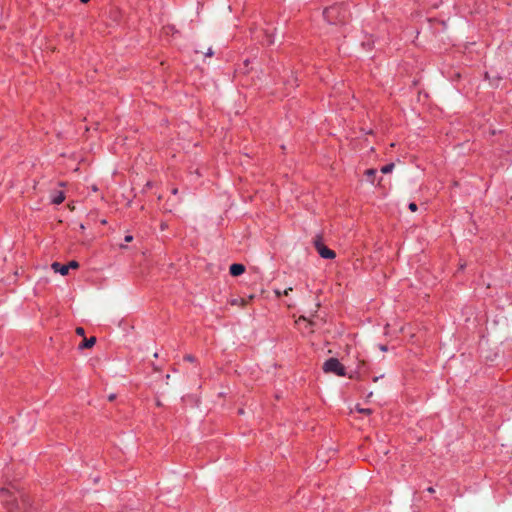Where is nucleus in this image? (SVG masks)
<instances>
[{
  "mask_svg": "<svg viewBox=\"0 0 512 512\" xmlns=\"http://www.w3.org/2000/svg\"><path fill=\"white\" fill-rule=\"evenodd\" d=\"M20 498L21 500L19 501L18 497L6 488L0 490V499L9 512H20L27 505L28 498L24 495H20Z\"/></svg>",
  "mask_w": 512,
  "mask_h": 512,
  "instance_id": "f257e3e1",
  "label": "nucleus"
},
{
  "mask_svg": "<svg viewBox=\"0 0 512 512\" xmlns=\"http://www.w3.org/2000/svg\"><path fill=\"white\" fill-rule=\"evenodd\" d=\"M323 15L330 24L342 23L346 19V11L343 9L342 5L339 4H334L326 8Z\"/></svg>",
  "mask_w": 512,
  "mask_h": 512,
  "instance_id": "f03ea898",
  "label": "nucleus"
},
{
  "mask_svg": "<svg viewBox=\"0 0 512 512\" xmlns=\"http://www.w3.org/2000/svg\"><path fill=\"white\" fill-rule=\"evenodd\" d=\"M323 370L325 373H333L337 376H345L346 375V369L345 367L340 363V361L337 358H329L326 360L323 364Z\"/></svg>",
  "mask_w": 512,
  "mask_h": 512,
  "instance_id": "7ed1b4c3",
  "label": "nucleus"
},
{
  "mask_svg": "<svg viewBox=\"0 0 512 512\" xmlns=\"http://www.w3.org/2000/svg\"><path fill=\"white\" fill-rule=\"evenodd\" d=\"M314 246L322 258L334 259L336 257L335 252L324 245V243L322 242V238L320 236H317L314 239Z\"/></svg>",
  "mask_w": 512,
  "mask_h": 512,
  "instance_id": "20e7f679",
  "label": "nucleus"
},
{
  "mask_svg": "<svg viewBox=\"0 0 512 512\" xmlns=\"http://www.w3.org/2000/svg\"><path fill=\"white\" fill-rule=\"evenodd\" d=\"M229 272L232 276H240L245 272V266L243 264L234 263L230 266Z\"/></svg>",
  "mask_w": 512,
  "mask_h": 512,
  "instance_id": "39448f33",
  "label": "nucleus"
},
{
  "mask_svg": "<svg viewBox=\"0 0 512 512\" xmlns=\"http://www.w3.org/2000/svg\"><path fill=\"white\" fill-rule=\"evenodd\" d=\"M96 343L95 337L84 338L83 341L79 344V349H90Z\"/></svg>",
  "mask_w": 512,
  "mask_h": 512,
  "instance_id": "423d86ee",
  "label": "nucleus"
},
{
  "mask_svg": "<svg viewBox=\"0 0 512 512\" xmlns=\"http://www.w3.org/2000/svg\"><path fill=\"white\" fill-rule=\"evenodd\" d=\"M52 269L54 270V272L56 273H60L61 275H66L68 274V266L66 265H61L60 263L58 262H54L52 265H51Z\"/></svg>",
  "mask_w": 512,
  "mask_h": 512,
  "instance_id": "0eeeda50",
  "label": "nucleus"
},
{
  "mask_svg": "<svg viewBox=\"0 0 512 512\" xmlns=\"http://www.w3.org/2000/svg\"><path fill=\"white\" fill-rule=\"evenodd\" d=\"M65 200V195L62 191L57 192L56 194L52 195V203L59 205Z\"/></svg>",
  "mask_w": 512,
  "mask_h": 512,
  "instance_id": "6e6552de",
  "label": "nucleus"
},
{
  "mask_svg": "<svg viewBox=\"0 0 512 512\" xmlns=\"http://www.w3.org/2000/svg\"><path fill=\"white\" fill-rule=\"evenodd\" d=\"M263 34L265 36V43L267 45H271V44L274 43L273 36H272V34L268 30L263 31Z\"/></svg>",
  "mask_w": 512,
  "mask_h": 512,
  "instance_id": "1a4fd4ad",
  "label": "nucleus"
},
{
  "mask_svg": "<svg viewBox=\"0 0 512 512\" xmlns=\"http://www.w3.org/2000/svg\"><path fill=\"white\" fill-rule=\"evenodd\" d=\"M394 167H395L394 163H389L387 165H384L381 168V172L384 173V174H388V173L393 171Z\"/></svg>",
  "mask_w": 512,
  "mask_h": 512,
  "instance_id": "9d476101",
  "label": "nucleus"
},
{
  "mask_svg": "<svg viewBox=\"0 0 512 512\" xmlns=\"http://www.w3.org/2000/svg\"><path fill=\"white\" fill-rule=\"evenodd\" d=\"M301 321L306 322V328H310L313 325V322L308 321L304 316H300L299 319L297 320V323H300Z\"/></svg>",
  "mask_w": 512,
  "mask_h": 512,
  "instance_id": "9b49d317",
  "label": "nucleus"
},
{
  "mask_svg": "<svg viewBox=\"0 0 512 512\" xmlns=\"http://www.w3.org/2000/svg\"><path fill=\"white\" fill-rule=\"evenodd\" d=\"M366 176L370 179V178H373L376 174V170L375 169H368L366 170L365 172Z\"/></svg>",
  "mask_w": 512,
  "mask_h": 512,
  "instance_id": "f8f14e48",
  "label": "nucleus"
},
{
  "mask_svg": "<svg viewBox=\"0 0 512 512\" xmlns=\"http://www.w3.org/2000/svg\"><path fill=\"white\" fill-rule=\"evenodd\" d=\"M67 266H68V270H69L70 268H72V269H76V268H78V267H79V263H78L77 261H74V260H73V261L69 262V264H68Z\"/></svg>",
  "mask_w": 512,
  "mask_h": 512,
  "instance_id": "ddd939ff",
  "label": "nucleus"
},
{
  "mask_svg": "<svg viewBox=\"0 0 512 512\" xmlns=\"http://www.w3.org/2000/svg\"><path fill=\"white\" fill-rule=\"evenodd\" d=\"M76 333H77L79 336H84V335H85V330H84V328H82V327H77V328H76Z\"/></svg>",
  "mask_w": 512,
  "mask_h": 512,
  "instance_id": "4468645a",
  "label": "nucleus"
},
{
  "mask_svg": "<svg viewBox=\"0 0 512 512\" xmlns=\"http://www.w3.org/2000/svg\"><path fill=\"white\" fill-rule=\"evenodd\" d=\"M409 209H410L412 212H416V211H417V209H418V207H417V205H416L414 202H412V203H410V204H409Z\"/></svg>",
  "mask_w": 512,
  "mask_h": 512,
  "instance_id": "2eb2a0df",
  "label": "nucleus"
},
{
  "mask_svg": "<svg viewBox=\"0 0 512 512\" xmlns=\"http://www.w3.org/2000/svg\"><path fill=\"white\" fill-rule=\"evenodd\" d=\"M357 410H358L360 413H365V414H370V413H371V410H370V409L357 408Z\"/></svg>",
  "mask_w": 512,
  "mask_h": 512,
  "instance_id": "dca6fc26",
  "label": "nucleus"
},
{
  "mask_svg": "<svg viewBox=\"0 0 512 512\" xmlns=\"http://www.w3.org/2000/svg\"><path fill=\"white\" fill-rule=\"evenodd\" d=\"M213 50L211 47L207 49V51L204 53L206 56L211 57L213 55Z\"/></svg>",
  "mask_w": 512,
  "mask_h": 512,
  "instance_id": "f3484780",
  "label": "nucleus"
},
{
  "mask_svg": "<svg viewBox=\"0 0 512 512\" xmlns=\"http://www.w3.org/2000/svg\"><path fill=\"white\" fill-rule=\"evenodd\" d=\"M185 360L192 362L194 360V357L192 355H187L184 357Z\"/></svg>",
  "mask_w": 512,
  "mask_h": 512,
  "instance_id": "a211bd4d",
  "label": "nucleus"
},
{
  "mask_svg": "<svg viewBox=\"0 0 512 512\" xmlns=\"http://www.w3.org/2000/svg\"><path fill=\"white\" fill-rule=\"evenodd\" d=\"M132 240H133V236H131V235H127L125 237V242H131Z\"/></svg>",
  "mask_w": 512,
  "mask_h": 512,
  "instance_id": "6ab92c4d",
  "label": "nucleus"
},
{
  "mask_svg": "<svg viewBox=\"0 0 512 512\" xmlns=\"http://www.w3.org/2000/svg\"><path fill=\"white\" fill-rule=\"evenodd\" d=\"M115 398H116V395H115V394H110V395L108 396V400H109V401H113V400H115Z\"/></svg>",
  "mask_w": 512,
  "mask_h": 512,
  "instance_id": "aec40b11",
  "label": "nucleus"
},
{
  "mask_svg": "<svg viewBox=\"0 0 512 512\" xmlns=\"http://www.w3.org/2000/svg\"><path fill=\"white\" fill-rule=\"evenodd\" d=\"M290 291H292V288H291V287H289V288L285 289V290H284V292H283V294L287 296V295L289 294V292H290Z\"/></svg>",
  "mask_w": 512,
  "mask_h": 512,
  "instance_id": "412c9836",
  "label": "nucleus"
},
{
  "mask_svg": "<svg viewBox=\"0 0 512 512\" xmlns=\"http://www.w3.org/2000/svg\"><path fill=\"white\" fill-rule=\"evenodd\" d=\"M379 348H380L381 351H386L387 350V347L384 346V345H380Z\"/></svg>",
  "mask_w": 512,
  "mask_h": 512,
  "instance_id": "4be33fe9",
  "label": "nucleus"
},
{
  "mask_svg": "<svg viewBox=\"0 0 512 512\" xmlns=\"http://www.w3.org/2000/svg\"><path fill=\"white\" fill-rule=\"evenodd\" d=\"M275 293L277 296H280L282 294L281 291H279V290H276Z\"/></svg>",
  "mask_w": 512,
  "mask_h": 512,
  "instance_id": "5701e85b",
  "label": "nucleus"
},
{
  "mask_svg": "<svg viewBox=\"0 0 512 512\" xmlns=\"http://www.w3.org/2000/svg\"><path fill=\"white\" fill-rule=\"evenodd\" d=\"M428 491H429L430 493H432V492H434V489H433L432 487H430V488H428Z\"/></svg>",
  "mask_w": 512,
  "mask_h": 512,
  "instance_id": "b1692460",
  "label": "nucleus"
},
{
  "mask_svg": "<svg viewBox=\"0 0 512 512\" xmlns=\"http://www.w3.org/2000/svg\"><path fill=\"white\" fill-rule=\"evenodd\" d=\"M241 304L242 305H245L246 304V301L244 299H241Z\"/></svg>",
  "mask_w": 512,
  "mask_h": 512,
  "instance_id": "393cba45",
  "label": "nucleus"
},
{
  "mask_svg": "<svg viewBox=\"0 0 512 512\" xmlns=\"http://www.w3.org/2000/svg\"><path fill=\"white\" fill-rule=\"evenodd\" d=\"M82 3H87L89 0H80Z\"/></svg>",
  "mask_w": 512,
  "mask_h": 512,
  "instance_id": "a878e982",
  "label": "nucleus"
}]
</instances>
